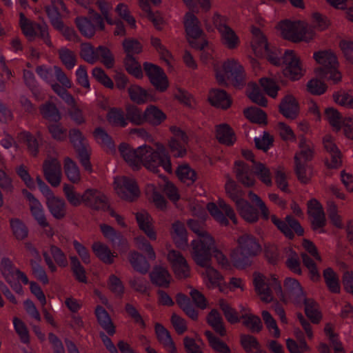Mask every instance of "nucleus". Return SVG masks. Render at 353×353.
Instances as JSON below:
<instances>
[{
  "mask_svg": "<svg viewBox=\"0 0 353 353\" xmlns=\"http://www.w3.org/2000/svg\"><path fill=\"white\" fill-rule=\"evenodd\" d=\"M119 151L124 161L133 170H139L143 166L148 170L157 173L161 167L168 173L172 172L171 157L161 142H155L153 145L143 144L136 149L122 143L119 146Z\"/></svg>",
  "mask_w": 353,
  "mask_h": 353,
  "instance_id": "1",
  "label": "nucleus"
},
{
  "mask_svg": "<svg viewBox=\"0 0 353 353\" xmlns=\"http://www.w3.org/2000/svg\"><path fill=\"white\" fill-rule=\"evenodd\" d=\"M188 225L197 235L190 243L192 258L196 264L205 265L209 261L208 250L214 244V239L205 230L203 222L190 219Z\"/></svg>",
  "mask_w": 353,
  "mask_h": 353,
  "instance_id": "2",
  "label": "nucleus"
},
{
  "mask_svg": "<svg viewBox=\"0 0 353 353\" xmlns=\"http://www.w3.org/2000/svg\"><path fill=\"white\" fill-rule=\"evenodd\" d=\"M214 78L217 83L223 86L231 85L241 89L243 85V67L241 61L228 58L213 65Z\"/></svg>",
  "mask_w": 353,
  "mask_h": 353,
  "instance_id": "3",
  "label": "nucleus"
},
{
  "mask_svg": "<svg viewBox=\"0 0 353 353\" xmlns=\"http://www.w3.org/2000/svg\"><path fill=\"white\" fill-rule=\"evenodd\" d=\"M278 29L283 38L294 43H310L317 37L305 20L283 21L279 23Z\"/></svg>",
  "mask_w": 353,
  "mask_h": 353,
  "instance_id": "4",
  "label": "nucleus"
},
{
  "mask_svg": "<svg viewBox=\"0 0 353 353\" xmlns=\"http://www.w3.org/2000/svg\"><path fill=\"white\" fill-rule=\"evenodd\" d=\"M253 285L261 301L269 303L273 302L274 296L285 301L281 283L276 275L265 276L259 272L253 274Z\"/></svg>",
  "mask_w": 353,
  "mask_h": 353,
  "instance_id": "5",
  "label": "nucleus"
},
{
  "mask_svg": "<svg viewBox=\"0 0 353 353\" xmlns=\"http://www.w3.org/2000/svg\"><path fill=\"white\" fill-rule=\"evenodd\" d=\"M256 176L267 186L272 185L270 170L265 164L256 161L252 152L244 151V186H252Z\"/></svg>",
  "mask_w": 353,
  "mask_h": 353,
  "instance_id": "6",
  "label": "nucleus"
},
{
  "mask_svg": "<svg viewBox=\"0 0 353 353\" xmlns=\"http://www.w3.org/2000/svg\"><path fill=\"white\" fill-rule=\"evenodd\" d=\"M313 58L320 65L315 70L317 76L325 78L337 83L341 81L342 75L339 70V63L336 54L331 50L315 52Z\"/></svg>",
  "mask_w": 353,
  "mask_h": 353,
  "instance_id": "7",
  "label": "nucleus"
},
{
  "mask_svg": "<svg viewBox=\"0 0 353 353\" xmlns=\"http://www.w3.org/2000/svg\"><path fill=\"white\" fill-rule=\"evenodd\" d=\"M184 26L186 38L191 47L203 50L209 46L208 40L202 37L203 31L199 26V19L194 14L188 12L185 15Z\"/></svg>",
  "mask_w": 353,
  "mask_h": 353,
  "instance_id": "8",
  "label": "nucleus"
},
{
  "mask_svg": "<svg viewBox=\"0 0 353 353\" xmlns=\"http://www.w3.org/2000/svg\"><path fill=\"white\" fill-rule=\"evenodd\" d=\"M1 272L10 287L18 294L23 293L22 286L19 281L21 280L25 285L29 283L27 276L15 268L12 261L8 258H3L0 265Z\"/></svg>",
  "mask_w": 353,
  "mask_h": 353,
  "instance_id": "9",
  "label": "nucleus"
},
{
  "mask_svg": "<svg viewBox=\"0 0 353 353\" xmlns=\"http://www.w3.org/2000/svg\"><path fill=\"white\" fill-rule=\"evenodd\" d=\"M170 131L172 137L168 141V147L175 158H183L188 153L189 137L180 128L171 125Z\"/></svg>",
  "mask_w": 353,
  "mask_h": 353,
  "instance_id": "10",
  "label": "nucleus"
},
{
  "mask_svg": "<svg viewBox=\"0 0 353 353\" xmlns=\"http://www.w3.org/2000/svg\"><path fill=\"white\" fill-rule=\"evenodd\" d=\"M283 74L290 80L300 79L305 72L300 57L292 50H287L283 54Z\"/></svg>",
  "mask_w": 353,
  "mask_h": 353,
  "instance_id": "11",
  "label": "nucleus"
},
{
  "mask_svg": "<svg viewBox=\"0 0 353 353\" xmlns=\"http://www.w3.org/2000/svg\"><path fill=\"white\" fill-rule=\"evenodd\" d=\"M209 253L211 256L213 255L217 263L222 267V268L226 270H231L233 267L239 270L243 268V248L241 246L234 249L232 252L230 256L231 262L228 261L223 252L216 247L214 241L213 245L209 250Z\"/></svg>",
  "mask_w": 353,
  "mask_h": 353,
  "instance_id": "12",
  "label": "nucleus"
},
{
  "mask_svg": "<svg viewBox=\"0 0 353 353\" xmlns=\"http://www.w3.org/2000/svg\"><path fill=\"white\" fill-rule=\"evenodd\" d=\"M302 246L306 253L301 254L304 265L310 272V277L314 281H317L320 279V274L316 267L314 261L308 256L310 254L316 261H321V257L318 252L316 245L310 240L304 239L302 242Z\"/></svg>",
  "mask_w": 353,
  "mask_h": 353,
  "instance_id": "13",
  "label": "nucleus"
},
{
  "mask_svg": "<svg viewBox=\"0 0 353 353\" xmlns=\"http://www.w3.org/2000/svg\"><path fill=\"white\" fill-rule=\"evenodd\" d=\"M19 17L21 28L28 39L32 40L36 36H38L41 37L47 45L49 46H52V43L48 37V30L46 24H37L32 23L28 19L22 12L19 14Z\"/></svg>",
  "mask_w": 353,
  "mask_h": 353,
  "instance_id": "14",
  "label": "nucleus"
},
{
  "mask_svg": "<svg viewBox=\"0 0 353 353\" xmlns=\"http://www.w3.org/2000/svg\"><path fill=\"white\" fill-rule=\"evenodd\" d=\"M114 188L117 194L123 199L132 201L137 199L140 191L136 181L132 178L117 176L114 178Z\"/></svg>",
  "mask_w": 353,
  "mask_h": 353,
  "instance_id": "15",
  "label": "nucleus"
},
{
  "mask_svg": "<svg viewBox=\"0 0 353 353\" xmlns=\"http://www.w3.org/2000/svg\"><path fill=\"white\" fill-rule=\"evenodd\" d=\"M167 260L177 279H184L190 276V265L186 259L179 251L173 249L170 250L167 254Z\"/></svg>",
  "mask_w": 353,
  "mask_h": 353,
  "instance_id": "16",
  "label": "nucleus"
},
{
  "mask_svg": "<svg viewBox=\"0 0 353 353\" xmlns=\"http://www.w3.org/2000/svg\"><path fill=\"white\" fill-rule=\"evenodd\" d=\"M213 23L216 27L222 43L230 49L236 48L239 43V39L234 30L227 26L225 19L219 14H215L213 17Z\"/></svg>",
  "mask_w": 353,
  "mask_h": 353,
  "instance_id": "17",
  "label": "nucleus"
},
{
  "mask_svg": "<svg viewBox=\"0 0 353 353\" xmlns=\"http://www.w3.org/2000/svg\"><path fill=\"white\" fill-rule=\"evenodd\" d=\"M144 70L150 83L159 92L165 91L169 86V81L164 71L158 65L145 62Z\"/></svg>",
  "mask_w": 353,
  "mask_h": 353,
  "instance_id": "18",
  "label": "nucleus"
},
{
  "mask_svg": "<svg viewBox=\"0 0 353 353\" xmlns=\"http://www.w3.org/2000/svg\"><path fill=\"white\" fill-rule=\"evenodd\" d=\"M211 216L221 225H226L228 223L227 216L234 223H236L235 214L231 208L223 200L219 199L217 204L209 203L206 206Z\"/></svg>",
  "mask_w": 353,
  "mask_h": 353,
  "instance_id": "19",
  "label": "nucleus"
},
{
  "mask_svg": "<svg viewBox=\"0 0 353 353\" xmlns=\"http://www.w3.org/2000/svg\"><path fill=\"white\" fill-rule=\"evenodd\" d=\"M37 73L45 81L52 83L54 81V77L66 88H71L72 83L63 71L58 66L48 68L45 65L39 66Z\"/></svg>",
  "mask_w": 353,
  "mask_h": 353,
  "instance_id": "20",
  "label": "nucleus"
},
{
  "mask_svg": "<svg viewBox=\"0 0 353 353\" xmlns=\"http://www.w3.org/2000/svg\"><path fill=\"white\" fill-rule=\"evenodd\" d=\"M272 222L277 228L288 238L292 239L294 236L293 231L298 235H303L304 230L299 223L291 216H287L285 221H282L275 215H271Z\"/></svg>",
  "mask_w": 353,
  "mask_h": 353,
  "instance_id": "21",
  "label": "nucleus"
},
{
  "mask_svg": "<svg viewBox=\"0 0 353 353\" xmlns=\"http://www.w3.org/2000/svg\"><path fill=\"white\" fill-rule=\"evenodd\" d=\"M43 174L46 179L53 187H57L61 181V167L55 158H48L43 163Z\"/></svg>",
  "mask_w": 353,
  "mask_h": 353,
  "instance_id": "22",
  "label": "nucleus"
},
{
  "mask_svg": "<svg viewBox=\"0 0 353 353\" xmlns=\"http://www.w3.org/2000/svg\"><path fill=\"white\" fill-rule=\"evenodd\" d=\"M83 203L92 208L103 211L109 208L107 197L96 189H87L83 193Z\"/></svg>",
  "mask_w": 353,
  "mask_h": 353,
  "instance_id": "23",
  "label": "nucleus"
},
{
  "mask_svg": "<svg viewBox=\"0 0 353 353\" xmlns=\"http://www.w3.org/2000/svg\"><path fill=\"white\" fill-rule=\"evenodd\" d=\"M307 213L311 219L312 225L314 230H320L325 224V216L321 204L315 199L307 203Z\"/></svg>",
  "mask_w": 353,
  "mask_h": 353,
  "instance_id": "24",
  "label": "nucleus"
},
{
  "mask_svg": "<svg viewBox=\"0 0 353 353\" xmlns=\"http://www.w3.org/2000/svg\"><path fill=\"white\" fill-rule=\"evenodd\" d=\"M23 195L28 201V205L32 216L41 227L48 226L43 205L34 196L27 190H22Z\"/></svg>",
  "mask_w": 353,
  "mask_h": 353,
  "instance_id": "25",
  "label": "nucleus"
},
{
  "mask_svg": "<svg viewBox=\"0 0 353 353\" xmlns=\"http://www.w3.org/2000/svg\"><path fill=\"white\" fill-rule=\"evenodd\" d=\"M43 196L50 214L57 219H63L66 214L65 201L62 198L55 196L52 191Z\"/></svg>",
  "mask_w": 353,
  "mask_h": 353,
  "instance_id": "26",
  "label": "nucleus"
},
{
  "mask_svg": "<svg viewBox=\"0 0 353 353\" xmlns=\"http://www.w3.org/2000/svg\"><path fill=\"white\" fill-rule=\"evenodd\" d=\"M208 254L209 261L205 265H197L205 268V270L201 273L205 285L208 288H215L220 285L223 280V276L211 265V256L209 252Z\"/></svg>",
  "mask_w": 353,
  "mask_h": 353,
  "instance_id": "27",
  "label": "nucleus"
},
{
  "mask_svg": "<svg viewBox=\"0 0 353 353\" xmlns=\"http://www.w3.org/2000/svg\"><path fill=\"white\" fill-rule=\"evenodd\" d=\"M136 220L141 230L152 241L157 239V232L154 228V221L150 214L145 210H141L136 213Z\"/></svg>",
  "mask_w": 353,
  "mask_h": 353,
  "instance_id": "28",
  "label": "nucleus"
},
{
  "mask_svg": "<svg viewBox=\"0 0 353 353\" xmlns=\"http://www.w3.org/2000/svg\"><path fill=\"white\" fill-rule=\"evenodd\" d=\"M279 111L286 119L294 120L299 114V104L293 95L287 94L279 105Z\"/></svg>",
  "mask_w": 353,
  "mask_h": 353,
  "instance_id": "29",
  "label": "nucleus"
},
{
  "mask_svg": "<svg viewBox=\"0 0 353 353\" xmlns=\"http://www.w3.org/2000/svg\"><path fill=\"white\" fill-rule=\"evenodd\" d=\"M210 103L220 109L225 110L230 107L232 101L225 91L220 89H212L208 94Z\"/></svg>",
  "mask_w": 353,
  "mask_h": 353,
  "instance_id": "30",
  "label": "nucleus"
},
{
  "mask_svg": "<svg viewBox=\"0 0 353 353\" xmlns=\"http://www.w3.org/2000/svg\"><path fill=\"white\" fill-rule=\"evenodd\" d=\"M215 137L218 141L227 146H231L236 141L234 130L227 123H221L215 127Z\"/></svg>",
  "mask_w": 353,
  "mask_h": 353,
  "instance_id": "31",
  "label": "nucleus"
},
{
  "mask_svg": "<svg viewBox=\"0 0 353 353\" xmlns=\"http://www.w3.org/2000/svg\"><path fill=\"white\" fill-rule=\"evenodd\" d=\"M151 282L161 288H168L172 278L168 269L162 266H155L150 274Z\"/></svg>",
  "mask_w": 353,
  "mask_h": 353,
  "instance_id": "32",
  "label": "nucleus"
},
{
  "mask_svg": "<svg viewBox=\"0 0 353 353\" xmlns=\"http://www.w3.org/2000/svg\"><path fill=\"white\" fill-rule=\"evenodd\" d=\"M171 236L176 246L185 250L188 245V239L185 225L180 221H175L172 225Z\"/></svg>",
  "mask_w": 353,
  "mask_h": 353,
  "instance_id": "33",
  "label": "nucleus"
},
{
  "mask_svg": "<svg viewBox=\"0 0 353 353\" xmlns=\"http://www.w3.org/2000/svg\"><path fill=\"white\" fill-rule=\"evenodd\" d=\"M253 35L251 46L256 56L262 57L268 52L270 48L266 38L260 30L253 28L252 30Z\"/></svg>",
  "mask_w": 353,
  "mask_h": 353,
  "instance_id": "34",
  "label": "nucleus"
},
{
  "mask_svg": "<svg viewBox=\"0 0 353 353\" xmlns=\"http://www.w3.org/2000/svg\"><path fill=\"white\" fill-rule=\"evenodd\" d=\"M284 287L289 294L290 299L295 304H300L302 300H304L305 296L297 280L292 278L285 279Z\"/></svg>",
  "mask_w": 353,
  "mask_h": 353,
  "instance_id": "35",
  "label": "nucleus"
},
{
  "mask_svg": "<svg viewBox=\"0 0 353 353\" xmlns=\"http://www.w3.org/2000/svg\"><path fill=\"white\" fill-rule=\"evenodd\" d=\"M128 92L131 101L137 104L155 101V99L147 90L136 84L131 85L128 89Z\"/></svg>",
  "mask_w": 353,
  "mask_h": 353,
  "instance_id": "36",
  "label": "nucleus"
},
{
  "mask_svg": "<svg viewBox=\"0 0 353 353\" xmlns=\"http://www.w3.org/2000/svg\"><path fill=\"white\" fill-rule=\"evenodd\" d=\"M313 157V148L304 138L301 137L299 143V151L294 155L295 163H307Z\"/></svg>",
  "mask_w": 353,
  "mask_h": 353,
  "instance_id": "37",
  "label": "nucleus"
},
{
  "mask_svg": "<svg viewBox=\"0 0 353 353\" xmlns=\"http://www.w3.org/2000/svg\"><path fill=\"white\" fill-rule=\"evenodd\" d=\"M59 10L67 12L66 7L62 0H54L51 6L46 8L48 16L54 28L62 27V21L60 19Z\"/></svg>",
  "mask_w": 353,
  "mask_h": 353,
  "instance_id": "38",
  "label": "nucleus"
},
{
  "mask_svg": "<svg viewBox=\"0 0 353 353\" xmlns=\"http://www.w3.org/2000/svg\"><path fill=\"white\" fill-rule=\"evenodd\" d=\"M155 332L159 341L165 350L170 353L176 352V347L169 332L159 323L155 325Z\"/></svg>",
  "mask_w": 353,
  "mask_h": 353,
  "instance_id": "39",
  "label": "nucleus"
},
{
  "mask_svg": "<svg viewBox=\"0 0 353 353\" xmlns=\"http://www.w3.org/2000/svg\"><path fill=\"white\" fill-rule=\"evenodd\" d=\"M166 118V114L156 105H150L145 110V122L152 125H159Z\"/></svg>",
  "mask_w": 353,
  "mask_h": 353,
  "instance_id": "40",
  "label": "nucleus"
},
{
  "mask_svg": "<svg viewBox=\"0 0 353 353\" xmlns=\"http://www.w3.org/2000/svg\"><path fill=\"white\" fill-rule=\"evenodd\" d=\"M92 249L97 257L105 263H112L117 256L105 244L101 242L94 243Z\"/></svg>",
  "mask_w": 353,
  "mask_h": 353,
  "instance_id": "41",
  "label": "nucleus"
},
{
  "mask_svg": "<svg viewBox=\"0 0 353 353\" xmlns=\"http://www.w3.org/2000/svg\"><path fill=\"white\" fill-rule=\"evenodd\" d=\"M176 174L179 179L188 185L193 184L197 179L196 171L188 164L179 165Z\"/></svg>",
  "mask_w": 353,
  "mask_h": 353,
  "instance_id": "42",
  "label": "nucleus"
},
{
  "mask_svg": "<svg viewBox=\"0 0 353 353\" xmlns=\"http://www.w3.org/2000/svg\"><path fill=\"white\" fill-rule=\"evenodd\" d=\"M145 193L148 200L159 210H164L167 208V201L162 194L159 193L154 184H148L145 188Z\"/></svg>",
  "mask_w": 353,
  "mask_h": 353,
  "instance_id": "43",
  "label": "nucleus"
},
{
  "mask_svg": "<svg viewBox=\"0 0 353 353\" xmlns=\"http://www.w3.org/2000/svg\"><path fill=\"white\" fill-rule=\"evenodd\" d=\"M325 118L334 131L339 132L343 128V117L340 112L333 108H328L325 110Z\"/></svg>",
  "mask_w": 353,
  "mask_h": 353,
  "instance_id": "44",
  "label": "nucleus"
},
{
  "mask_svg": "<svg viewBox=\"0 0 353 353\" xmlns=\"http://www.w3.org/2000/svg\"><path fill=\"white\" fill-rule=\"evenodd\" d=\"M93 136L95 141L105 150L110 152H115V146L112 138L103 128H98L95 129Z\"/></svg>",
  "mask_w": 353,
  "mask_h": 353,
  "instance_id": "45",
  "label": "nucleus"
},
{
  "mask_svg": "<svg viewBox=\"0 0 353 353\" xmlns=\"http://www.w3.org/2000/svg\"><path fill=\"white\" fill-rule=\"evenodd\" d=\"M225 191L229 197L235 202L236 207L241 212L243 206L241 203L242 199V191L239 187H238L236 183L231 179H228L225 183Z\"/></svg>",
  "mask_w": 353,
  "mask_h": 353,
  "instance_id": "46",
  "label": "nucleus"
},
{
  "mask_svg": "<svg viewBox=\"0 0 353 353\" xmlns=\"http://www.w3.org/2000/svg\"><path fill=\"white\" fill-rule=\"evenodd\" d=\"M95 314L100 325L108 334L113 335L115 332V327L106 310L101 306H97L95 309Z\"/></svg>",
  "mask_w": 353,
  "mask_h": 353,
  "instance_id": "47",
  "label": "nucleus"
},
{
  "mask_svg": "<svg viewBox=\"0 0 353 353\" xmlns=\"http://www.w3.org/2000/svg\"><path fill=\"white\" fill-rule=\"evenodd\" d=\"M246 94L248 98L254 103L259 105L265 107L268 104V101L260 91V89L256 83L250 82L248 83Z\"/></svg>",
  "mask_w": 353,
  "mask_h": 353,
  "instance_id": "48",
  "label": "nucleus"
},
{
  "mask_svg": "<svg viewBox=\"0 0 353 353\" xmlns=\"http://www.w3.org/2000/svg\"><path fill=\"white\" fill-rule=\"evenodd\" d=\"M323 278L328 290L332 293H339L341 285L337 274L330 268L323 271Z\"/></svg>",
  "mask_w": 353,
  "mask_h": 353,
  "instance_id": "49",
  "label": "nucleus"
},
{
  "mask_svg": "<svg viewBox=\"0 0 353 353\" xmlns=\"http://www.w3.org/2000/svg\"><path fill=\"white\" fill-rule=\"evenodd\" d=\"M309 23L316 34L318 32L326 30L330 26L329 19L318 12L311 14V21Z\"/></svg>",
  "mask_w": 353,
  "mask_h": 353,
  "instance_id": "50",
  "label": "nucleus"
},
{
  "mask_svg": "<svg viewBox=\"0 0 353 353\" xmlns=\"http://www.w3.org/2000/svg\"><path fill=\"white\" fill-rule=\"evenodd\" d=\"M63 192L68 202L71 205L77 207L83 203V194L77 192L73 185L64 183L63 185Z\"/></svg>",
  "mask_w": 353,
  "mask_h": 353,
  "instance_id": "51",
  "label": "nucleus"
},
{
  "mask_svg": "<svg viewBox=\"0 0 353 353\" xmlns=\"http://www.w3.org/2000/svg\"><path fill=\"white\" fill-rule=\"evenodd\" d=\"M301 303L305 305V312L307 316L312 323H318L322 316L316 303L312 299H307L305 296H304V300H302Z\"/></svg>",
  "mask_w": 353,
  "mask_h": 353,
  "instance_id": "52",
  "label": "nucleus"
},
{
  "mask_svg": "<svg viewBox=\"0 0 353 353\" xmlns=\"http://www.w3.org/2000/svg\"><path fill=\"white\" fill-rule=\"evenodd\" d=\"M129 261L132 268L141 273H146L150 268V264L145 258L137 252L130 253Z\"/></svg>",
  "mask_w": 353,
  "mask_h": 353,
  "instance_id": "53",
  "label": "nucleus"
},
{
  "mask_svg": "<svg viewBox=\"0 0 353 353\" xmlns=\"http://www.w3.org/2000/svg\"><path fill=\"white\" fill-rule=\"evenodd\" d=\"M64 170L68 179L72 183H77L80 181L81 175L79 168L71 159H65Z\"/></svg>",
  "mask_w": 353,
  "mask_h": 353,
  "instance_id": "54",
  "label": "nucleus"
},
{
  "mask_svg": "<svg viewBox=\"0 0 353 353\" xmlns=\"http://www.w3.org/2000/svg\"><path fill=\"white\" fill-rule=\"evenodd\" d=\"M244 326L252 332H259L262 328V323L259 317L253 314L249 310L245 307Z\"/></svg>",
  "mask_w": 353,
  "mask_h": 353,
  "instance_id": "55",
  "label": "nucleus"
},
{
  "mask_svg": "<svg viewBox=\"0 0 353 353\" xmlns=\"http://www.w3.org/2000/svg\"><path fill=\"white\" fill-rule=\"evenodd\" d=\"M107 119L110 124L114 126L125 127L128 124L123 110L116 108H111L109 110Z\"/></svg>",
  "mask_w": 353,
  "mask_h": 353,
  "instance_id": "56",
  "label": "nucleus"
},
{
  "mask_svg": "<svg viewBox=\"0 0 353 353\" xmlns=\"http://www.w3.org/2000/svg\"><path fill=\"white\" fill-rule=\"evenodd\" d=\"M183 342L187 353H203L204 343L197 334L194 337H185Z\"/></svg>",
  "mask_w": 353,
  "mask_h": 353,
  "instance_id": "57",
  "label": "nucleus"
},
{
  "mask_svg": "<svg viewBox=\"0 0 353 353\" xmlns=\"http://www.w3.org/2000/svg\"><path fill=\"white\" fill-rule=\"evenodd\" d=\"M40 112L44 119L50 121H59L61 118L59 110L52 103H46L41 105Z\"/></svg>",
  "mask_w": 353,
  "mask_h": 353,
  "instance_id": "58",
  "label": "nucleus"
},
{
  "mask_svg": "<svg viewBox=\"0 0 353 353\" xmlns=\"http://www.w3.org/2000/svg\"><path fill=\"white\" fill-rule=\"evenodd\" d=\"M80 54L86 62L94 64L99 61L98 48H94L89 43H83L81 46Z\"/></svg>",
  "mask_w": 353,
  "mask_h": 353,
  "instance_id": "59",
  "label": "nucleus"
},
{
  "mask_svg": "<svg viewBox=\"0 0 353 353\" xmlns=\"http://www.w3.org/2000/svg\"><path fill=\"white\" fill-rule=\"evenodd\" d=\"M19 141L27 145L29 152L36 156L39 150V144L37 139L30 132L23 131L18 135Z\"/></svg>",
  "mask_w": 353,
  "mask_h": 353,
  "instance_id": "60",
  "label": "nucleus"
},
{
  "mask_svg": "<svg viewBox=\"0 0 353 353\" xmlns=\"http://www.w3.org/2000/svg\"><path fill=\"white\" fill-rule=\"evenodd\" d=\"M208 322L210 326L221 336H225L226 334L225 329L223 325L222 319L219 313L212 310L208 316Z\"/></svg>",
  "mask_w": 353,
  "mask_h": 353,
  "instance_id": "61",
  "label": "nucleus"
},
{
  "mask_svg": "<svg viewBox=\"0 0 353 353\" xmlns=\"http://www.w3.org/2000/svg\"><path fill=\"white\" fill-rule=\"evenodd\" d=\"M244 114L252 123L267 124V115L265 112L258 108H248L244 111Z\"/></svg>",
  "mask_w": 353,
  "mask_h": 353,
  "instance_id": "62",
  "label": "nucleus"
},
{
  "mask_svg": "<svg viewBox=\"0 0 353 353\" xmlns=\"http://www.w3.org/2000/svg\"><path fill=\"white\" fill-rule=\"evenodd\" d=\"M205 334L211 347L219 353H230L231 350L226 343L216 337L211 332L206 331Z\"/></svg>",
  "mask_w": 353,
  "mask_h": 353,
  "instance_id": "63",
  "label": "nucleus"
},
{
  "mask_svg": "<svg viewBox=\"0 0 353 353\" xmlns=\"http://www.w3.org/2000/svg\"><path fill=\"white\" fill-rule=\"evenodd\" d=\"M333 99L338 105L353 109V92H337L333 94Z\"/></svg>",
  "mask_w": 353,
  "mask_h": 353,
  "instance_id": "64",
  "label": "nucleus"
}]
</instances>
